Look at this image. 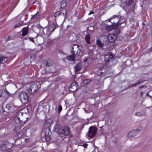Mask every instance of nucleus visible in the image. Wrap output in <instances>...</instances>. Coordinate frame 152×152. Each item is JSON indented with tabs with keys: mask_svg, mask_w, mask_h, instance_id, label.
Listing matches in <instances>:
<instances>
[{
	"mask_svg": "<svg viewBox=\"0 0 152 152\" xmlns=\"http://www.w3.org/2000/svg\"><path fill=\"white\" fill-rule=\"evenodd\" d=\"M121 17V16L120 15L117 16L116 15H114L108 19L109 22H110V20H111L115 18V19H117L115 22H113L112 23V24L111 26H109L107 28V30L108 31H110L114 29V34H115L116 36L119 34L120 33V30L119 28H115L117 27L119 25L121 24L124 22V21H120L121 19L120 18Z\"/></svg>",
	"mask_w": 152,
	"mask_h": 152,
	"instance_id": "f257e3e1",
	"label": "nucleus"
},
{
	"mask_svg": "<svg viewBox=\"0 0 152 152\" xmlns=\"http://www.w3.org/2000/svg\"><path fill=\"white\" fill-rule=\"evenodd\" d=\"M74 48L73 47L71 50L72 55L68 56L67 57V59L69 61H73L75 58V52L76 55L79 56L82 52V50L79 48L78 45L75 44L73 45Z\"/></svg>",
	"mask_w": 152,
	"mask_h": 152,
	"instance_id": "f03ea898",
	"label": "nucleus"
},
{
	"mask_svg": "<svg viewBox=\"0 0 152 152\" xmlns=\"http://www.w3.org/2000/svg\"><path fill=\"white\" fill-rule=\"evenodd\" d=\"M57 132L60 137H63L70 134V129L67 126H65L62 129H59Z\"/></svg>",
	"mask_w": 152,
	"mask_h": 152,
	"instance_id": "7ed1b4c3",
	"label": "nucleus"
},
{
	"mask_svg": "<svg viewBox=\"0 0 152 152\" xmlns=\"http://www.w3.org/2000/svg\"><path fill=\"white\" fill-rule=\"evenodd\" d=\"M19 96L21 102L23 103H25L28 101L29 96L27 93L23 91L19 93Z\"/></svg>",
	"mask_w": 152,
	"mask_h": 152,
	"instance_id": "20e7f679",
	"label": "nucleus"
},
{
	"mask_svg": "<svg viewBox=\"0 0 152 152\" xmlns=\"http://www.w3.org/2000/svg\"><path fill=\"white\" fill-rule=\"evenodd\" d=\"M38 88L39 87L37 83H33L29 87L28 91L31 94H33L38 90Z\"/></svg>",
	"mask_w": 152,
	"mask_h": 152,
	"instance_id": "39448f33",
	"label": "nucleus"
},
{
	"mask_svg": "<svg viewBox=\"0 0 152 152\" xmlns=\"http://www.w3.org/2000/svg\"><path fill=\"white\" fill-rule=\"evenodd\" d=\"M113 56L112 52H110L105 55L104 56V61L105 64H110V63L112 62L113 60Z\"/></svg>",
	"mask_w": 152,
	"mask_h": 152,
	"instance_id": "423d86ee",
	"label": "nucleus"
},
{
	"mask_svg": "<svg viewBox=\"0 0 152 152\" xmlns=\"http://www.w3.org/2000/svg\"><path fill=\"white\" fill-rule=\"evenodd\" d=\"M96 128L91 126L89 128L87 135L90 137H93L96 135Z\"/></svg>",
	"mask_w": 152,
	"mask_h": 152,
	"instance_id": "0eeeda50",
	"label": "nucleus"
},
{
	"mask_svg": "<svg viewBox=\"0 0 152 152\" xmlns=\"http://www.w3.org/2000/svg\"><path fill=\"white\" fill-rule=\"evenodd\" d=\"M44 133L45 135V138L47 141H49L51 139L50 135L51 134V132L50 129L49 128L46 129L44 130Z\"/></svg>",
	"mask_w": 152,
	"mask_h": 152,
	"instance_id": "6e6552de",
	"label": "nucleus"
},
{
	"mask_svg": "<svg viewBox=\"0 0 152 152\" xmlns=\"http://www.w3.org/2000/svg\"><path fill=\"white\" fill-rule=\"evenodd\" d=\"M56 28V26L54 24L51 25L48 28L46 32V34L48 37H49L50 35Z\"/></svg>",
	"mask_w": 152,
	"mask_h": 152,
	"instance_id": "1a4fd4ad",
	"label": "nucleus"
},
{
	"mask_svg": "<svg viewBox=\"0 0 152 152\" xmlns=\"http://www.w3.org/2000/svg\"><path fill=\"white\" fill-rule=\"evenodd\" d=\"M27 128L26 127H25L21 131L19 132L17 134V137L20 138L22 137H23L26 135V131Z\"/></svg>",
	"mask_w": 152,
	"mask_h": 152,
	"instance_id": "9d476101",
	"label": "nucleus"
},
{
	"mask_svg": "<svg viewBox=\"0 0 152 152\" xmlns=\"http://www.w3.org/2000/svg\"><path fill=\"white\" fill-rule=\"evenodd\" d=\"M13 124L15 127L20 128L21 126L20 121L19 118L18 117H15V118L13 121Z\"/></svg>",
	"mask_w": 152,
	"mask_h": 152,
	"instance_id": "9b49d317",
	"label": "nucleus"
},
{
	"mask_svg": "<svg viewBox=\"0 0 152 152\" xmlns=\"http://www.w3.org/2000/svg\"><path fill=\"white\" fill-rule=\"evenodd\" d=\"M77 89V84L76 82L72 83L69 87V91L72 92L75 91Z\"/></svg>",
	"mask_w": 152,
	"mask_h": 152,
	"instance_id": "f8f14e48",
	"label": "nucleus"
},
{
	"mask_svg": "<svg viewBox=\"0 0 152 152\" xmlns=\"http://www.w3.org/2000/svg\"><path fill=\"white\" fill-rule=\"evenodd\" d=\"M9 144L7 142H3L1 145V149L3 151H6L7 149H10V147L9 146Z\"/></svg>",
	"mask_w": 152,
	"mask_h": 152,
	"instance_id": "ddd939ff",
	"label": "nucleus"
},
{
	"mask_svg": "<svg viewBox=\"0 0 152 152\" xmlns=\"http://www.w3.org/2000/svg\"><path fill=\"white\" fill-rule=\"evenodd\" d=\"M108 39L110 42H113L117 39V36L115 34H110L108 37Z\"/></svg>",
	"mask_w": 152,
	"mask_h": 152,
	"instance_id": "4468645a",
	"label": "nucleus"
},
{
	"mask_svg": "<svg viewBox=\"0 0 152 152\" xmlns=\"http://www.w3.org/2000/svg\"><path fill=\"white\" fill-rule=\"evenodd\" d=\"M36 27L39 30V33L40 34L42 35L44 34L45 33L44 32L43 27H42L39 25H38Z\"/></svg>",
	"mask_w": 152,
	"mask_h": 152,
	"instance_id": "2eb2a0df",
	"label": "nucleus"
},
{
	"mask_svg": "<svg viewBox=\"0 0 152 152\" xmlns=\"http://www.w3.org/2000/svg\"><path fill=\"white\" fill-rule=\"evenodd\" d=\"M137 133V131L135 130H133L129 132L128 134V136L129 137H132L136 136Z\"/></svg>",
	"mask_w": 152,
	"mask_h": 152,
	"instance_id": "dca6fc26",
	"label": "nucleus"
},
{
	"mask_svg": "<svg viewBox=\"0 0 152 152\" xmlns=\"http://www.w3.org/2000/svg\"><path fill=\"white\" fill-rule=\"evenodd\" d=\"M108 36L105 35H102L100 36L99 38L104 43L106 42L108 39Z\"/></svg>",
	"mask_w": 152,
	"mask_h": 152,
	"instance_id": "f3484780",
	"label": "nucleus"
},
{
	"mask_svg": "<svg viewBox=\"0 0 152 152\" xmlns=\"http://www.w3.org/2000/svg\"><path fill=\"white\" fill-rule=\"evenodd\" d=\"M8 58L4 57L2 56H0V64H4L7 61Z\"/></svg>",
	"mask_w": 152,
	"mask_h": 152,
	"instance_id": "a211bd4d",
	"label": "nucleus"
},
{
	"mask_svg": "<svg viewBox=\"0 0 152 152\" xmlns=\"http://www.w3.org/2000/svg\"><path fill=\"white\" fill-rule=\"evenodd\" d=\"M22 35L23 36H25L26 35L28 31V30L27 28L25 27L23 28L22 30Z\"/></svg>",
	"mask_w": 152,
	"mask_h": 152,
	"instance_id": "6ab92c4d",
	"label": "nucleus"
},
{
	"mask_svg": "<svg viewBox=\"0 0 152 152\" xmlns=\"http://www.w3.org/2000/svg\"><path fill=\"white\" fill-rule=\"evenodd\" d=\"M85 39L86 42L89 44H90V35L89 34H87L86 36Z\"/></svg>",
	"mask_w": 152,
	"mask_h": 152,
	"instance_id": "aec40b11",
	"label": "nucleus"
},
{
	"mask_svg": "<svg viewBox=\"0 0 152 152\" xmlns=\"http://www.w3.org/2000/svg\"><path fill=\"white\" fill-rule=\"evenodd\" d=\"M45 65L47 66H50L52 65L53 63V62L51 60L49 59L47 61H45Z\"/></svg>",
	"mask_w": 152,
	"mask_h": 152,
	"instance_id": "412c9836",
	"label": "nucleus"
},
{
	"mask_svg": "<svg viewBox=\"0 0 152 152\" xmlns=\"http://www.w3.org/2000/svg\"><path fill=\"white\" fill-rule=\"evenodd\" d=\"M3 95H4V97H8L10 94L9 92L8 91L6 90V89L4 90V91L2 92Z\"/></svg>",
	"mask_w": 152,
	"mask_h": 152,
	"instance_id": "4be33fe9",
	"label": "nucleus"
},
{
	"mask_svg": "<svg viewBox=\"0 0 152 152\" xmlns=\"http://www.w3.org/2000/svg\"><path fill=\"white\" fill-rule=\"evenodd\" d=\"M81 67L80 64L79 63L77 64L75 67V72L79 71L81 68Z\"/></svg>",
	"mask_w": 152,
	"mask_h": 152,
	"instance_id": "5701e85b",
	"label": "nucleus"
},
{
	"mask_svg": "<svg viewBox=\"0 0 152 152\" xmlns=\"http://www.w3.org/2000/svg\"><path fill=\"white\" fill-rule=\"evenodd\" d=\"M96 43L100 47H102L104 43L101 40L97 39Z\"/></svg>",
	"mask_w": 152,
	"mask_h": 152,
	"instance_id": "b1692460",
	"label": "nucleus"
},
{
	"mask_svg": "<svg viewBox=\"0 0 152 152\" xmlns=\"http://www.w3.org/2000/svg\"><path fill=\"white\" fill-rule=\"evenodd\" d=\"M134 0H129L126 1V4L128 6L131 5L134 2Z\"/></svg>",
	"mask_w": 152,
	"mask_h": 152,
	"instance_id": "393cba45",
	"label": "nucleus"
},
{
	"mask_svg": "<svg viewBox=\"0 0 152 152\" xmlns=\"http://www.w3.org/2000/svg\"><path fill=\"white\" fill-rule=\"evenodd\" d=\"M13 106V104H7L6 106V108L7 110H9L12 108Z\"/></svg>",
	"mask_w": 152,
	"mask_h": 152,
	"instance_id": "a878e982",
	"label": "nucleus"
},
{
	"mask_svg": "<svg viewBox=\"0 0 152 152\" xmlns=\"http://www.w3.org/2000/svg\"><path fill=\"white\" fill-rule=\"evenodd\" d=\"M60 15H64V13L63 12H61L59 11H58L55 12L54 15V16L55 17H57Z\"/></svg>",
	"mask_w": 152,
	"mask_h": 152,
	"instance_id": "bb28decb",
	"label": "nucleus"
},
{
	"mask_svg": "<svg viewBox=\"0 0 152 152\" xmlns=\"http://www.w3.org/2000/svg\"><path fill=\"white\" fill-rule=\"evenodd\" d=\"M91 81V79H86L84 80L83 82V83L85 85H86L87 84H88Z\"/></svg>",
	"mask_w": 152,
	"mask_h": 152,
	"instance_id": "cd10ccee",
	"label": "nucleus"
},
{
	"mask_svg": "<svg viewBox=\"0 0 152 152\" xmlns=\"http://www.w3.org/2000/svg\"><path fill=\"white\" fill-rule=\"evenodd\" d=\"M12 39L11 36L9 35L6 36L5 38V41L6 42H7L8 40H12Z\"/></svg>",
	"mask_w": 152,
	"mask_h": 152,
	"instance_id": "c85d7f7f",
	"label": "nucleus"
},
{
	"mask_svg": "<svg viewBox=\"0 0 152 152\" xmlns=\"http://www.w3.org/2000/svg\"><path fill=\"white\" fill-rule=\"evenodd\" d=\"M143 129V127L142 126H140L137 129L135 130L137 131V132H140Z\"/></svg>",
	"mask_w": 152,
	"mask_h": 152,
	"instance_id": "c756f323",
	"label": "nucleus"
},
{
	"mask_svg": "<svg viewBox=\"0 0 152 152\" xmlns=\"http://www.w3.org/2000/svg\"><path fill=\"white\" fill-rule=\"evenodd\" d=\"M135 115L136 116H145V114H141L140 112H136L135 113Z\"/></svg>",
	"mask_w": 152,
	"mask_h": 152,
	"instance_id": "7c9ffc66",
	"label": "nucleus"
},
{
	"mask_svg": "<svg viewBox=\"0 0 152 152\" xmlns=\"http://www.w3.org/2000/svg\"><path fill=\"white\" fill-rule=\"evenodd\" d=\"M62 110V107L61 105H59L58 108V113H60L61 112Z\"/></svg>",
	"mask_w": 152,
	"mask_h": 152,
	"instance_id": "2f4dec72",
	"label": "nucleus"
},
{
	"mask_svg": "<svg viewBox=\"0 0 152 152\" xmlns=\"http://www.w3.org/2000/svg\"><path fill=\"white\" fill-rule=\"evenodd\" d=\"M39 16V15H38V14L36 13V14H35V15H34L33 16L32 18H33L35 19V18H37Z\"/></svg>",
	"mask_w": 152,
	"mask_h": 152,
	"instance_id": "473e14b6",
	"label": "nucleus"
},
{
	"mask_svg": "<svg viewBox=\"0 0 152 152\" xmlns=\"http://www.w3.org/2000/svg\"><path fill=\"white\" fill-rule=\"evenodd\" d=\"M22 25V24L21 23H19L16 25L15 26V28H16L17 27H20V26Z\"/></svg>",
	"mask_w": 152,
	"mask_h": 152,
	"instance_id": "72a5a7b5",
	"label": "nucleus"
},
{
	"mask_svg": "<svg viewBox=\"0 0 152 152\" xmlns=\"http://www.w3.org/2000/svg\"><path fill=\"white\" fill-rule=\"evenodd\" d=\"M28 39H29L30 41H32L33 42H34V40L33 38L31 37H28Z\"/></svg>",
	"mask_w": 152,
	"mask_h": 152,
	"instance_id": "f704fd0d",
	"label": "nucleus"
},
{
	"mask_svg": "<svg viewBox=\"0 0 152 152\" xmlns=\"http://www.w3.org/2000/svg\"><path fill=\"white\" fill-rule=\"evenodd\" d=\"M87 145H88L86 143H84L83 144V146L85 148H86Z\"/></svg>",
	"mask_w": 152,
	"mask_h": 152,
	"instance_id": "c9c22d12",
	"label": "nucleus"
},
{
	"mask_svg": "<svg viewBox=\"0 0 152 152\" xmlns=\"http://www.w3.org/2000/svg\"><path fill=\"white\" fill-rule=\"evenodd\" d=\"M145 85H142V86H140L139 87V88H143L144 87H145Z\"/></svg>",
	"mask_w": 152,
	"mask_h": 152,
	"instance_id": "e433bc0d",
	"label": "nucleus"
},
{
	"mask_svg": "<svg viewBox=\"0 0 152 152\" xmlns=\"http://www.w3.org/2000/svg\"><path fill=\"white\" fill-rule=\"evenodd\" d=\"M136 84H132L131 86L130 87H134V86H136Z\"/></svg>",
	"mask_w": 152,
	"mask_h": 152,
	"instance_id": "4c0bfd02",
	"label": "nucleus"
},
{
	"mask_svg": "<svg viewBox=\"0 0 152 152\" xmlns=\"http://www.w3.org/2000/svg\"><path fill=\"white\" fill-rule=\"evenodd\" d=\"M140 84V83H139V82L136 83H135V84H136V86H137V85H139V84Z\"/></svg>",
	"mask_w": 152,
	"mask_h": 152,
	"instance_id": "58836bf2",
	"label": "nucleus"
},
{
	"mask_svg": "<svg viewBox=\"0 0 152 152\" xmlns=\"http://www.w3.org/2000/svg\"><path fill=\"white\" fill-rule=\"evenodd\" d=\"M149 92H147L146 94V96H149Z\"/></svg>",
	"mask_w": 152,
	"mask_h": 152,
	"instance_id": "ea45409f",
	"label": "nucleus"
},
{
	"mask_svg": "<svg viewBox=\"0 0 152 152\" xmlns=\"http://www.w3.org/2000/svg\"><path fill=\"white\" fill-rule=\"evenodd\" d=\"M94 13V12H91L89 14H88V15H90V14H93Z\"/></svg>",
	"mask_w": 152,
	"mask_h": 152,
	"instance_id": "a19ab883",
	"label": "nucleus"
},
{
	"mask_svg": "<svg viewBox=\"0 0 152 152\" xmlns=\"http://www.w3.org/2000/svg\"><path fill=\"white\" fill-rule=\"evenodd\" d=\"M143 94V92H141V96H142Z\"/></svg>",
	"mask_w": 152,
	"mask_h": 152,
	"instance_id": "79ce46f5",
	"label": "nucleus"
},
{
	"mask_svg": "<svg viewBox=\"0 0 152 152\" xmlns=\"http://www.w3.org/2000/svg\"><path fill=\"white\" fill-rule=\"evenodd\" d=\"M143 81H142L141 82H139V83H143Z\"/></svg>",
	"mask_w": 152,
	"mask_h": 152,
	"instance_id": "37998d69",
	"label": "nucleus"
},
{
	"mask_svg": "<svg viewBox=\"0 0 152 152\" xmlns=\"http://www.w3.org/2000/svg\"><path fill=\"white\" fill-rule=\"evenodd\" d=\"M149 96L150 98H151V96H150V95H149V96Z\"/></svg>",
	"mask_w": 152,
	"mask_h": 152,
	"instance_id": "c03bdc74",
	"label": "nucleus"
},
{
	"mask_svg": "<svg viewBox=\"0 0 152 152\" xmlns=\"http://www.w3.org/2000/svg\"><path fill=\"white\" fill-rule=\"evenodd\" d=\"M65 16H66V15H65V16H64V18H65ZM64 20H65V19H64Z\"/></svg>",
	"mask_w": 152,
	"mask_h": 152,
	"instance_id": "a18cd8bd",
	"label": "nucleus"
}]
</instances>
